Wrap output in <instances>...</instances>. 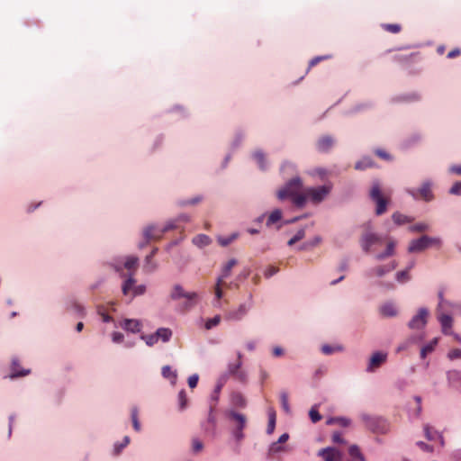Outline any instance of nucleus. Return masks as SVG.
Segmentation results:
<instances>
[{
  "label": "nucleus",
  "mask_w": 461,
  "mask_h": 461,
  "mask_svg": "<svg viewBox=\"0 0 461 461\" xmlns=\"http://www.w3.org/2000/svg\"><path fill=\"white\" fill-rule=\"evenodd\" d=\"M309 416L313 423H316L321 420V415L319 413L316 406L312 407L309 411Z\"/></svg>",
  "instance_id": "a18cd8bd"
},
{
  "label": "nucleus",
  "mask_w": 461,
  "mask_h": 461,
  "mask_svg": "<svg viewBox=\"0 0 461 461\" xmlns=\"http://www.w3.org/2000/svg\"><path fill=\"white\" fill-rule=\"evenodd\" d=\"M198 380H199V376L196 374L189 376V378H188V385L190 386V388L196 387V385L198 384Z\"/></svg>",
  "instance_id": "680f3d73"
},
{
  "label": "nucleus",
  "mask_w": 461,
  "mask_h": 461,
  "mask_svg": "<svg viewBox=\"0 0 461 461\" xmlns=\"http://www.w3.org/2000/svg\"><path fill=\"white\" fill-rule=\"evenodd\" d=\"M254 158L257 160L261 169H265V155L262 151L258 150L254 153Z\"/></svg>",
  "instance_id": "49530a36"
},
{
  "label": "nucleus",
  "mask_w": 461,
  "mask_h": 461,
  "mask_svg": "<svg viewBox=\"0 0 461 461\" xmlns=\"http://www.w3.org/2000/svg\"><path fill=\"white\" fill-rule=\"evenodd\" d=\"M194 243L199 246H206L210 243V238L206 235L201 234L194 238Z\"/></svg>",
  "instance_id": "4c0bfd02"
},
{
  "label": "nucleus",
  "mask_w": 461,
  "mask_h": 461,
  "mask_svg": "<svg viewBox=\"0 0 461 461\" xmlns=\"http://www.w3.org/2000/svg\"><path fill=\"white\" fill-rule=\"evenodd\" d=\"M303 186V182L300 177H294L288 181L285 185L277 192L279 200H284L287 197H292L300 193Z\"/></svg>",
  "instance_id": "423d86ee"
},
{
  "label": "nucleus",
  "mask_w": 461,
  "mask_h": 461,
  "mask_svg": "<svg viewBox=\"0 0 461 461\" xmlns=\"http://www.w3.org/2000/svg\"><path fill=\"white\" fill-rule=\"evenodd\" d=\"M241 357V353L239 352L237 363L229 365V373L235 376L238 380L244 382L246 380V374L244 371L240 370L242 365Z\"/></svg>",
  "instance_id": "4468645a"
},
{
  "label": "nucleus",
  "mask_w": 461,
  "mask_h": 461,
  "mask_svg": "<svg viewBox=\"0 0 461 461\" xmlns=\"http://www.w3.org/2000/svg\"><path fill=\"white\" fill-rule=\"evenodd\" d=\"M428 228H429V225L426 223H418V224L411 226L410 229L412 231L421 232V231H425L426 230H428Z\"/></svg>",
  "instance_id": "13d9d810"
},
{
  "label": "nucleus",
  "mask_w": 461,
  "mask_h": 461,
  "mask_svg": "<svg viewBox=\"0 0 461 461\" xmlns=\"http://www.w3.org/2000/svg\"><path fill=\"white\" fill-rule=\"evenodd\" d=\"M305 236V230L303 229L299 230L296 234L288 240V245L293 246L299 240H303Z\"/></svg>",
  "instance_id": "58836bf2"
},
{
  "label": "nucleus",
  "mask_w": 461,
  "mask_h": 461,
  "mask_svg": "<svg viewBox=\"0 0 461 461\" xmlns=\"http://www.w3.org/2000/svg\"><path fill=\"white\" fill-rule=\"evenodd\" d=\"M12 372L13 373L11 375V378H15V377L24 376V375H28L30 373V370L29 369L20 370L18 361L14 359L12 362Z\"/></svg>",
  "instance_id": "393cba45"
},
{
  "label": "nucleus",
  "mask_w": 461,
  "mask_h": 461,
  "mask_svg": "<svg viewBox=\"0 0 461 461\" xmlns=\"http://www.w3.org/2000/svg\"><path fill=\"white\" fill-rule=\"evenodd\" d=\"M330 56H318V57H315L313 58L312 59H311V61L309 62V68L314 67L315 65H317L320 61L321 60H325L327 59H329Z\"/></svg>",
  "instance_id": "052dcab7"
},
{
  "label": "nucleus",
  "mask_w": 461,
  "mask_h": 461,
  "mask_svg": "<svg viewBox=\"0 0 461 461\" xmlns=\"http://www.w3.org/2000/svg\"><path fill=\"white\" fill-rule=\"evenodd\" d=\"M425 437L428 440H434L438 436V432L434 430L430 426H424Z\"/></svg>",
  "instance_id": "ea45409f"
},
{
  "label": "nucleus",
  "mask_w": 461,
  "mask_h": 461,
  "mask_svg": "<svg viewBox=\"0 0 461 461\" xmlns=\"http://www.w3.org/2000/svg\"><path fill=\"white\" fill-rule=\"evenodd\" d=\"M380 313L384 317H393L397 314V310L393 303H386L380 307Z\"/></svg>",
  "instance_id": "4be33fe9"
},
{
  "label": "nucleus",
  "mask_w": 461,
  "mask_h": 461,
  "mask_svg": "<svg viewBox=\"0 0 461 461\" xmlns=\"http://www.w3.org/2000/svg\"><path fill=\"white\" fill-rule=\"evenodd\" d=\"M341 349H342L341 347L334 348L330 345H323L321 347V352L325 355H330V354L334 353L335 351H340Z\"/></svg>",
  "instance_id": "864d4df0"
},
{
  "label": "nucleus",
  "mask_w": 461,
  "mask_h": 461,
  "mask_svg": "<svg viewBox=\"0 0 461 461\" xmlns=\"http://www.w3.org/2000/svg\"><path fill=\"white\" fill-rule=\"evenodd\" d=\"M225 284L224 281H222V278H218L217 279V282H216V285H215V287H214V294H215V297L217 300H220L222 295H223V292H222V289H221V285Z\"/></svg>",
  "instance_id": "79ce46f5"
},
{
  "label": "nucleus",
  "mask_w": 461,
  "mask_h": 461,
  "mask_svg": "<svg viewBox=\"0 0 461 461\" xmlns=\"http://www.w3.org/2000/svg\"><path fill=\"white\" fill-rule=\"evenodd\" d=\"M332 441L334 443H338V444L345 443V441L343 439V437H342V434L340 432H334L332 434Z\"/></svg>",
  "instance_id": "69168bd1"
},
{
  "label": "nucleus",
  "mask_w": 461,
  "mask_h": 461,
  "mask_svg": "<svg viewBox=\"0 0 461 461\" xmlns=\"http://www.w3.org/2000/svg\"><path fill=\"white\" fill-rule=\"evenodd\" d=\"M161 374H162L163 377L171 380V383L173 384H176V377H177L176 372L173 371L169 366H164L162 367Z\"/></svg>",
  "instance_id": "a878e982"
},
{
  "label": "nucleus",
  "mask_w": 461,
  "mask_h": 461,
  "mask_svg": "<svg viewBox=\"0 0 461 461\" xmlns=\"http://www.w3.org/2000/svg\"><path fill=\"white\" fill-rule=\"evenodd\" d=\"M228 415L233 421H235V429H243L246 427L247 419L245 415L233 411H230Z\"/></svg>",
  "instance_id": "aec40b11"
},
{
  "label": "nucleus",
  "mask_w": 461,
  "mask_h": 461,
  "mask_svg": "<svg viewBox=\"0 0 461 461\" xmlns=\"http://www.w3.org/2000/svg\"><path fill=\"white\" fill-rule=\"evenodd\" d=\"M282 218V212L279 209L273 211L267 218V225L270 226Z\"/></svg>",
  "instance_id": "7c9ffc66"
},
{
  "label": "nucleus",
  "mask_w": 461,
  "mask_h": 461,
  "mask_svg": "<svg viewBox=\"0 0 461 461\" xmlns=\"http://www.w3.org/2000/svg\"><path fill=\"white\" fill-rule=\"evenodd\" d=\"M461 54V50L459 49H454L451 51H449L447 55L448 59H455L458 57Z\"/></svg>",
  "instance_id": "774afa93"
},
{
  "label": "nucleus",
  "mask_w": 461,
  "mask_h": 461,
  "mask_svg": "<svg viewBox=\"0 0 461 461\" xmlns=\"http://www.w3.org/2000/svg\"><path fill=\"white\" fill-rule=\"evenodd\" d=\"M408 193L416 200L422 199L429 202L433 199L429 183H424L418 190L410 189L408 190Z\"/></svg>",
  "instance_id": "9b49d317"
},
{
  "label": "nucleus",
  "mask_w": 461,
  "mask_h": 461,
  "mask_svg": "<svg viewBox=\"0 0 461 461\" xmlns=\"http://www.w3.org/2000/svg\"><path fill=\"white\" fill-rule=\"evenodd\" d=\"M138 258L137 257H133V256H130L126 258V261L124 262V267L126 269H128L129 271L131 270H133L135 271V269L137 268V266H138ZM134 274V272H132Z\"/></svg>",
  "instance_id": "c756f323"
},
{
  "label": "nucleus",
  "mask_w": 461,
  "mask_h": 461,
  "mask_svg": "<svg viewBox=\"0 0 461 461\" xmlns=\"http://www.w3.org/2000/svg\"><path fill=\"white\" fill-rule=\"evenodd\" d=\"M371 200L375 203V214L382 215L387 210V204L390 201V195L384 194L378 182L373 183L369 193Z\"/></svg>",
  "instance_id": "f257e3e1"
},
{
  "label": "nucleus",
  "mask_w": 461,
  "mask_h": 461,
  "mask_svg": "<svg viewBox=\"0 0 461 461\" xmlns=\"http://www.w3.org/2000/svg\"><path fill=\"white\" fill-rule=\"evenodd\" d=\"M438 319L441 324L442 332L444 334H450V330L453 323L452 317L449 314L443 312V311H439Z\"/></svg>",
  "instance_id": "dca6fc26"
},
{
  "label": "nucleus",
  "mask_w": 461,
  "mask_h": 461,
  "mask_svg": "<svg viewBox=\"0 0 461 461\" xmlns=\"http://www.w3.org/2000/svg\"><path fill=\"white\" fill-rule=\"evenodd\" d=\"M170 298L174 301L185 299L184 309L188 310L196 304L198 294L194 292H185L180 285H175L170 293Z\"/></svg>",
  "instance_id": "7ed1b4c3"
},
{
  "label": "nucleus",
  "mask_w": 461,
  "mask_h": 461,
  "mask_svg": "<svg viewBox=\"0 0 461 461\" xmlns=\"http://www.w3.org/2000/svg\"><path fill=\"white\" fill-rule=\"evenodd\" d=\"M397 267V263L395 261L391 262L390 264L384 265V266H378L373 269H371L368 272V275L370 276H383L386 273H389L393 270H394Z\"/></svg>",
  "instance_id": "f3484780"
},
{
  "label": "nucleus",
  "mask_w": 461,
  "mask_h": 461,
  "mask_svg": "<svg viewBox=\"0 0 461 461\" xmlns=\"http://www.w3.org/2000/svg\"><path fill=\"white\" fill-rule=\"evenodd\" d=\"M441 240L439 238L429 237L427 235L421 236L420 239L412 240L408 247V252H420L429 247H440Z\"/></svg>",
  "instance_id": "20e7f679"
},
{
  "label": "nucleus",
  "mask_w": 461,
  "mask_h": 461,
  "mask_svg": "<svg viewBox=\"0 0 461 461\" xmlns=\"http://www.w3.org/2000/svg\"><path fill=\"white\" fill-rule=\"evenodd\" d=\"M291 198L293 200V203L298 207H303L305 204L306 201L309 200L306 189L303 193L300 192L295 195L292 196Z\"/></svg>",
  "instance_id": "5701e85b"
},
{
  "label": "nucleus",
  "mask_w": 461,
  "mask_h": 461,
  "mask_svg": "<svg viewBox=\"0 0 461 461\" xmlns=\"http://www.w3.org/2000/svg\"><path fill=\"white\" fill-rule=\"evenodd\" d=\"M438 298H439V303H438V312L444 311L447 306L451 305V303H449L447 301L444 300L443 292L438 293Z\"/></svg>",
  "instance_id": "5fc2aeb1"
},
{
  "label": "nucleus",
  "mask_w": 461,
  "mask_h": 461,
  "mask_svg": "<svg viewBox=\"0 0 461 461\" xmlns=\"http://www.w3.org/2000/svg\"><path fill=\"white\" fill-rule=\"evenodd\" d=\"M236 238H237L236 234H233V235H231L229 238H220L219 239V243L221 246L225 247V246H228L230 243H231Z\"/></svg>",
  "instance_id": "bf43d9fd"
},
{
  "label": "nucleus",
  "mask_w": 461,
  "mask_h": 461,
  "mask_svg": "<svg viewBox=\"0 0 461 461\" xmlns=\"http://www.w3.org/2000/svg\"><path fill=\"white\" fill-rule=\"evenodd\" d=\"M372 167V161L370 158H365L362 160L358 161L355 165V168L357 170H364L367 167Z\"/></svg>",
  "instance_id": "f704fd0d"
},
{
  "label": "nucleus",
  "mask_w": 461,
  "mask_h": 461,
  "mask_svg": "<svg viewBox=\"0 0 461 461\" xmlns=\"http://www.w3.org/2000/svg\"><path fill=\"white\" fill-rule=\"evenodd\" d=\"M285 450V447H283L279 442L276 441L271 444L268 449L269 455H275L276 453L282 452Z\"/></svg>",
  "instance_id": "37998d69"
},
{
  "label": "nucleus",
  "mask_w": 461,
  "mask_h": 461,
  "mask_svg": "<svg viewBox=\"0 0 461 461\" xmlns=\"http://www.w3.org/2000/svg\"><path fill=\"white\" fill-rule=\"evenodd\" d=\"M176 228L173 222L167 223L164 227L149 225L143 230V236L148 243L150 240H158L162 238L163 234Z\"/></svg>",
  "instance_id": "39448f33"
},
{
  "label": "nucleus",
  "mask_w": 461,
  "mask_h": 461,
  "mask_svg": "<svg viewBox=\"0 0 461 461\" xmlns=\"http://www.w3.org/2000/svg\"><path fill=\"white\" fill-rule=\"evenodd\" d=\"M396 280L400 283H404L408 280H410V275L408 269L399 271L396 274Z\"/></svg>",
  "instance_id": "09e8293b"
},
{
  "label": "nucleus",
  "mask_w": 461,
  "mask_h": 461,
  "mask_svg": "<svg viewBox=\"0 0 461 461\" xmlns=\"http://www.w3.org/2000/svg\"><path fill=\"white\" fill-rule=\"evenodd\" d=\"M131 420L133 428L136 431L140 430V423L138 419V409L136 407L131 409Z\"/></svg>",
  "instance_id": "c9c22d12"
},
{
  "label": "nucleus",
  "mask_w": 461,
  "mask_h": 461,
  "mask_svg": "<svg viewBox=\"0 0 461 461\" xmlns=\"http://www.w3.org/2000/svg\"><path fill=\"white\" fill-rule=\"evenodd\" d=\"M158 249H154L151 253L149 255H148L146 257V266L144 267V268L148 271V272H151L153 271L156 267L154 265H151V260H152V258L154 257V255L156 254Z\"/></svg>",
  "instance_id": "e433bc0d"
},
{
  "label": "nucleus",
  "mask_w": 461,
  "mask_h": 461,
  "mask_svg": "<svg viewBox=\"0 0 461 461\" xmlns=\"http://www.w3.org/2000/svg\"><path fill=\"white\" fill-rule=\"evenodd\" d=\"M321 242V238L320 236H315L312 240L304 242L302 245L301 249H303V250L311 249L318 246Z\"/></svg>",
  "instance_id": "2f4dec72"
},
{
  "label": "nucleus",
  "mask_w": 461,
  "mask_h": 461,
  "mask_svg": "<svg viewBox=\"0 0 461 461\" xmlns=\"http://www.w3.org/2000/svg\"><path fill=\"white\" fill-rule=\"evenodd\" d=\"M417 445L423 450V451H426V452H431L433 450V447L422 441H419L417 442Z\"/></svg>",
  "instance_id": "338daca9"
},
{
  "label": "nucleus",
  "mask_w": 461,
  "mask_h": 461,
  "mask_svg": "<svg viewBox=\"0 0 461 461\" xmlns=\"http://www.w3.org/2000/svg\"><path fill=\"white\" fill-rule=\"evenodd\" d=\"M276 428V411L273 409L268 411V424L267 432L272 434Z\"/></svg>",
  "instance_id": "c85d7f7f"
},
{
  "label": "nucleus",
  "mask_w": 461,
  "mask_h": 461,
  "mask_svg": "<svg viewBox=\"0 0 461 461\" xmlns=\"http://www.w3.org/2000/svg\"><path fill=\"white\" fill-rule=\"evenodd\" d=\"M135 282L133 273H130L129 277L122 285V293L124 295H127L131 290H132L134 296L140 295L145 293L146 286L144 285H134Z\"/></svg>",
  "instance_id": "9d476101"
},
{
  "label": "nucleus",
  "mask_w": 461,
  "mask_h": 461,
  "mask_svg": "<svg viewBox=\"0 0 461 461\" xmlns=\"http://www.w3.org/2000/svg\"><path fill=\"white\" fill-rule=\"evenodd\" d=\"M449 193L455 195H461V181L456 182L450 188Z\"/></svg>",
  "instance_id": "4d7b16f0"
},
{
  "label": "nucleus",
  "mask_w": 461,
  "mask_h": 461,
  "mask_svg": "<svg viewBox=\"0 0 461 461\" xmlns=\"http://www.w3.org/2000/svg\"><path fill=\"white\" fill-rule=\"evenodd\" d=\"M334 145V140L330 136H323L317 142V149L321 152H328Z\"/></svg>",
  "instance_id": "a211bd4d"
},
{
  "label": "nucleus",
  "mask_w": 461,
  "mask_h": 461,
  "mask_svg": "<svg viewBox=\"0 0 461 461\" xmlns=\"http://www.w3.org/2000/svg\"><path fill=\"white\" fill-rule=\"evenodd\" d=\"M155 333L158 337V339H160L164 342L168 341L172 336L171 330H169L167 328H159L157 330V331Z\"/></svg>",
  "instance_id": "bb28decb"
},
{
  "label": "nucleus",
  "mask_w": 461,
  "mask_h": 461,
  "mask_svg": "<svg viewBox=\"0 0 461 461\" xmlns=\"http://www.w3.org/2000/svg\"><path fill=\"white\" fill-rule=\"evenodd\" d=\"M367 429L375 433H385L387 430V424L384 420L378 417H371L363 415L362 417Z\"/></svg>",
  "instance_id": "6e6552de"
},
{
  "label": "nucleus",
  "mask_w": 461,
  "mask_h": 461,
  "mask_svg": "<svg viewBox=\"0 0 461 461\" xmlns=\"http://www.w3.org/2000/svg\"><path fill=\"white\" fill-rule=\"evenodd\" d=\"M233 403L235 405H238V406H240V407H244L245 404H246V401L244 399V397L240 394V393H235L233 394Z\"/></svg>",
  "instance_id": "6e6d98bb"
},
{
  "label": "nucleus",
  "mask_w": 461,
  "mask_h": 461,
  "mask_svg": "<svg viewBox=\"0 0 461 461\" xmlns=\"http://www.w3.org/2000/svg\"><path fill=\"white\" fill-rule=\"evenodd\" d=\"M393 221L396 223V224H403L407 221H409L407 216L402 214V213H399V212H395L393 214L392 216Z\"/></svg>",
  "instance_id": "de8ad7c7"
},
{
  "label": "nucleus",
  "mask_w": 461,
  "mask_h": 461,
  "mask_svg": "<svg viewBox=\"0 0 461 461\" xmlns=\"http://www.w3.org/2000/svg\"><path fill=\"white\" fill-rule=\"evenodd\" d=\"M419 99H420V96L417 94L404 95V96H402L399 98L400 101H404V102H412V101H417Z\"/></svg>",
  "instance_id": "e2e57ef3"
},
{
  "label": "nucleus",
  "mask_w": 461,
  "mask_h": 461,
  "mask_svg": "<svg viewBox=\"0 0 461 461\" xmlns=\"http://www.w3.org/2000/svg\"><path fill=\"white\" fill-rule=\"evenodd\" d=\"M248 312L246 304H240L237 309L231 310L225 314V319L229 321H240Z\"/></svg>",
  "instance_id": "2eb2a0df"
},
{
  "label": "nucleus",
  "mask_w": 461,
  "mask_h": 461,
  "mask_svg": "<svg viewBox=\"0 0 461 461\" xmlns=\"http://www.w3.org/2000/svg\"><path fill=\"white\" fill-rule=\"evenodd\" d=\"M348 454L351 457L358 460V461H366L363 454L361 453L359 447L357 445H352L348 448Z\"/></svg>",
  "instance_id": "cd10ccee"
},
{
  "label": "nucleus",
  "mask_w": 461,
  "mask_h": 461,
  "mask_svg": "<svg viewBox=\"0 0 461 461\" xmlns=\"http://www.w3.org/2000/svg\"><path fill=\"white\" fill-rule=\"evenodd\" d=\"M221 318L220 315H215L213 318L208 319L205 321L204 328L206 330H211L213 327H216L217 325H219V323L221 322Z\"/></svg>",
  "instance_id": "72a5a7b5"
},
{
  "label": "nucleus",
  "mask_w": 461,
  "mask_h": 461,
  "mask_svg": "<svg viewBox=\"0 0 461 461\" xmlns=\"http://www.w3.org/2000/svg\"><path fill=\"white\" fill-rule=\"evenodd\" d=\"M395 247H396V242L394 240H389L387 243L385 251L375 255V258L377 260H383L388 257L394 255Z\"/></svg>",
  "instance_id": "412c9836"
},
{
  "label": "nucleus",
  "mask_w": 461,
  "mask_h": 461,
  "mask_svg": "<svg viewBox=\"0 0 461 461\" xmlns=\"http://www.w3.org/2000/svg\"><path fill=\"white\" fill-rule=\"evenodd\" d=\"M280 401H281L282 408L284 409V411L285 412L288 413L290 411V406L288 403V393L286 392H282L280 393Z\"/></svg>",
  "instance_id": "a19ab883"
},
{
  "label": "nucleus",
  "mask_w": 461,
  "mask_h": 461,
  "mask_svg": "<svg viewBox=\"0 0 461 461\" xmlns=\"http://www.w3.org/2000/svg\"><path fill=\"white\" fill-rule=\"evenodd\" d=\"M364 231L360 237L359 242L362 249L366 253H369L372 251V247L374 245L382 244V237L373 231L372 224L370 222H366L363 224Z\"/></svg>",
  "instance_id": "f03ea898"
},
{
  "label": "nucleus",
  "mask_w": 461,
  "mask_h": 461,
  "mask_svg": "<svg viewBox=\"0 0 461 461\" xmlns=\"http://www.w3.org/2000/svg\"><path fill=\"white\" fill-rule=\"evenodd\" d=\"M429 311L426 308H420L418 313L411 318L408 326L411 330H421L425 327L428 321Z\"/></svg>",
  "instance_id": "1a4fd4ad"
},
{
  "label": "nucleus",
  "mask_w": 461,
  "mask_h": 461,
  "mask_svg": "<svg viewBox=\"0 0 461 461\" xmlns=\"http://www.w3.org/2000/svg\"><path fill=\"white\" fill-rule=\"evenodd\" d=\"M382 27L384 31L391 33H399L402 30V26L397 23H384Z\"/></svg>",
  "instance_id": "473e14b6"
},
{
  "label": "nucleus",
  "mask_w": 461,
  "mask_h": 461,
  "mask_svg": "<svg viewBox=\"0 0 461 461\" xmlns=\"http://www.w3.org/2000/svg\"><path fill=\"white\" fill-rule=\"evenodd\" d=\"M122 327L128 331L137 333L140 331L141 323L138 320L125 319L122 324Z\"/></svg>",
  "instance_id": "6ab92c4d"
},
{
  "label": "nucleus",
  "mask_w": 461,
  "mask_h": 461,
  "mask_svg": "<svg viewBox=\"0 0 461 461\" xmlns=\"http://www.w3.org/2000/svg\"><path fill=\"white\" fill-rule=\"evenodd\" d=\"M324 461H341V453L334 447L321 448L318 452Z\"/></svg>",
  "instance_id": "f8f14e48"
},
{
  "label": "nucleus",
  "mask_w": 461,
  "mask_h": 461,
  "mask_svg": "<svg viewBox=\"0 0 461 461\" xmlns=\"http://www.w3.org/2000/svg\"><path fill=\"white\" fill-rule=\"evenodd\" d=\"M387 354L383 352H375L370 357V361L366 370L368 372H373L376 368H378L382 364L386 361Z\"/></svg>",
  "instance_id": "ddd939ff"
},
{
  "label": "nucleus",
  "mask_w": 461,
  "mask_h": 461,
  "mask_svg": "<svg viewBox=\"0 0 461 461\" xmlns=\"http://www.w3.org/2000/svg\"><path fill=\"white\" fill-rule=\"evenodd\" d=\"M237 265V260L232 258L230 259L222 267L221 269V275L218 278H222V281H224L225 278H227L231 272V269Z\"/></svg>",
  "instance_id": "b1692460"
},
{
  "label": "nucleus",
  "mask_w": 461,
  "mask_h": 461,
  "mask_svg": "<svg viewBox=\"0 0 461 461\" xmlns=\"http://www.w3.org/2000/svg\"><path fill=\"white\" fill-rule=\"evenodd\" d=\"M141 339L145 340L148 346H153L158 341L156 333L150 335H143L141 336Z\"/></svg>",
  "instance_id": "8fccbe9b"
},
{
  "label": "nucleus",
  "mask_w": 461,
  "mask_h": 461,
  "mask_svg": "<svg viewBox=\"0 0 461 461\" xmlns=\"http://www.w3.org/2000/svg\"><path fill=\"white\" fill-rule=\"evenodd\" d=\"M437 343V340H434L433 342H431L430 344L429 345H426L424 346L421 350H420V357L422 358H425L427 354L430 353L433 351L434 349V345Z\"/></svg>",
  "instance_id": "3c124183"
},
{
  "label": "nucleus",
  "mask_w": 461,
  "mask_h": 461,
  "mask_svg": "<svg viewBox=\"0 0 461 461\" xmlns=\"http://www.w3.org/2000/svg\"><path fill=\"white\" fill-rule=\"evenodd\" d=\"M203 448V444L198 438H193L192 440V449L194 453H199Z\"/></svg>",
  "instance_id": "603ef678"
},
{
  "label": "nucleus",
  "mask_w": 461,
  "mask_h": 461,
  "mask_svg": "<svg viewBox=\"0 0 461 461\" xmlns=\"http://www.w3.org/2000/svg\"><path fill=\"white\" fill-rule=\"evenodd\" d=\"M448 357L450 359H457V358H461V349L459 348H455L451 351H449L448 353Z\"/></svg>",
  "instance_id": "0e129e2a"
},
{
  "label": "nucleus",
  "mask_w": 461,
  "mask_h": 461,
  "mask_svg": "<svg viewBox=\"0 0 461 461\" xmlns=\"http://www.w3.org/2000/svg\"><path fill=\"white\" fill-rule=\"evenodd\" d=\"M332 185H325L319 187L306 188L309 200L314 203H319L324 200V198L330 193Z\"/></svg>",
  "instance_id": "0eeeda50"
},
{
  "label": "nucleus",
  "mask_w": 461,
  "mask_h": 461,
  "mask_svg": "<svg viewBox=\"0 0 461 461\" xmlns=\"http://www.w3.org/2000/svg\"><path fill=\"white\" fill-rule=\"evenodd\" d=\"M178 404H179V409L181 411L185 409V407L187 406V397H186V393L184 390L180 391L178 393Z\"/></svg>",
  "instance_id": "c03bdc74"
}]
</instances>
